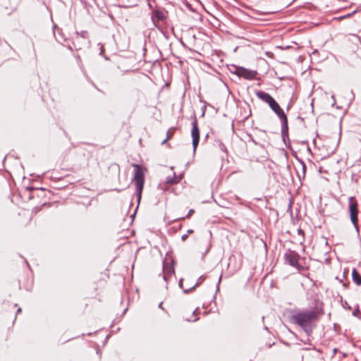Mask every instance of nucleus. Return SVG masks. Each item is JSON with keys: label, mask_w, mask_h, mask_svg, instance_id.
I'll return each instance as SVG.
<instances>
[{"label": "nucleus", "mask_w": 361, "mask_h": 361, "mask_svg": "<svg viewBox=\"0 0 361 361\" xmlns=\"http://www.w3.org/2000/svg\"><path fill=\"white\" fill-rule=\"evenodd\" d=\"M318 318V313L315 310H298L290 316L289 319L292 324L300 326L309 336L312 334Z\"/></svg>", "instance_id": "nucleus-1"}, {"label": "nucleus", "mask_w": 361, "mask_h": 361, "mask_svg": "<svg viewBox=\"0 0 361 361\" xmlns=\"http://www.w3.org/2000/svg\"><path fill=\"white\" fill-rule=\"evenodd\" d=\"M270 109L276 114L279 117L281 125V135L283 142L286 143V139H288V118L284 111L281 109L279 103L274 99L269 105Z\"/></svg>", "instance_id": "nucleus-2"}, {"label": "nucleus", "mask_w": 361, "mask_h": 361, "mask_svg": "<svg viewBox=\"0 0 361 361\" xmlns=\"http://www.w3.org/2000/svg\"><path fill=\"white\" fill-rule=\"evenodd\" d=\"M90 44L89 39V35L87 31H82L78 32H75V36L73 37L72 44H68L66 47L68 49L73 51V49L80 50L82 47H88Z\"/></svg>", "instance_id": "nucleus-3"}, {"label": "nucleus", "mask_w": 361, "mask_h": 361, "mask_svg": "<svg viewBox=\"0 0 361 361\" xmlns=\"http://www.w3.org/2000/svg\"><path fill=\"white\" fill-rule=\"evenodd\" d=\"M134 180L135 184V190L138 203L141 200L142 192L144 187L145 175L141 165L134 164Z\"/></svg>", "instance_id": "nucleus-4"}, {"label": "nucleus", "mask_w": 361, "mask_h": 361, "mask_svg": "<svg viewBox=\"0 0 361 361\" xmlns=\"http://www.w3.org/2000/svg\"><path fill=\"white\" fill-rule=\"evenodd\" d=\"M299 257L300 256L297 252L291 250H289L284 255L286 263L298 270H300L303 267L298 262Z\"/></svg>", "instance_id": "nucleus-5"}, {"label": "nucleus", "mask_w": 361, "mask_h": 361, "mask_svg": "<svg viewBox=\"0 0 361 361\" xmlns=\"http://www.w3.org/2000/svg\"><path fill=\"white\" fill-rule=\"evenodd\" d=\"M167 11L164 8L157 7L151 12V19L154 27H158V23L166 19Z\"/></svg>", "instance_id": "nucleus-6"}, {"label": "nucleus", "mask_w": 361, "mask_h": 361, "mask_svg": "<svg viewBox=\"0 0 361 361\" xmlns=\"http://www.w3.org/2000/svg\"><path fill=\"white\" fill-rule=\"evenodd\" d=\"M348 206L350 212V218L352 224L358 221V204L354 197L348 198Z\"/></svg>", "instance_id": "nucleus-7"}, {"label": "nucleus", "mask_w": 361, "mask_h": 361, "mask_svg": "<svg viewBox=\"0 0 361 361\" xmlns=\"http://www.w3.org/2000/svg\"><path fill=\"white\" fill-rule=\"evenodd\" d=\"M191 135H192V143L193 152H195L196 149L199 144V141H200V130H199L197 121L196 117L194 118V119L192 122Z\"/></svg>", "instance_id": "nucleus-8"}, {"label": "nucleus", "mask_w": 361, "mask_h": 361, "mask_svg": "<svg viewBox=\"0 0 361 361\" xmlns=\"http://www.w3.org/2000/svg\"><path fill=\"white\" fill-rule=\"evenodd\" d=\"M235 73L240 77H243L245 79L252 80L255 78L257 72L255 71L247 70L245 68H237L235 66Z\"/></svg>", "instance_id": "nucleus-9"}, {"label": "nucleus", "mask_w": 361, "mask_h": 361, "mask_svg": "<svg viewBox=\"0 0 361 361\" xmlns=\"http://www.w3.org/2000/svg\"><path fill=\"white\" fill-rule=\"evenodd\" d=\"M255 94L259 99L266 102L269 105L274 100V97L271 94L262 90L257 91Z\"/></svg>", "instance_id": "nucleus-10"}, {"label": "nucleus", "mask_w": 361, "mask_h": 361, "mask_svg": "<svg viewBox=\"0 0 361 361\" xmlns=\"http://www.w3.org/2000/svg\"><path fill=\"white\" fill-rule=\"evenodd\" d=\"M163 272H164V279L165 281H167V276L166 275H172L174 274V268L173 262L171 263L167 264L166 265L164 264L163 266Z\"/></svg>", "instance_id": "nucleus-11"}, {"label": "nucleus", "mask_w": 361, "mask_h": 361, "mask_svg": "<svg viewBox=\"0 0 361 361\" xmlns=\"http://www.w3.org/2000/svg\"><path fill=\"white\" fill-rule=\"evenodd\" d=\"M352 279L356 285H361V275L356 269H353L352 271Z\"/></svg>", "instance_id": "nucleus-12"}, {"label": "nucleus", "mask_w": 361, "mask_h": 361, "mask_svg": "<svg viewBox=\"0 0 361 361\" xmlns=\"http://www.w3.org/2000/svg\"><path fill=\"white\" fill-rule=\"evenodd\" d=\"M54 36L56 40L59 42H66V38L65 37L62 30L60 28H57L56 31H54Z\"/></svg>", "instance_id": "nucleus-13"}, {"label": "nucleus", "mask_w": 361, "mask_h": 361, "mask_svg": "<svg viewBox=\"0 0 361 361\" xmlns=\"http://www.w3.org/2000/svg\"><path fill=\"white\" fill-rule=\"evenodd\" d=\"M214 145L216 147H218L221 151H222L224 153H227V148L225 146V145L220 140H215Z\"/></svg>", "instance_id": "nucleus-14"}, {"label": "nucleus", "mask_w": 361, "mask_h": 361, "mask_svg": "<svg viewBox=\"0 0 361 361\" xmlns=\"http://www.w3.org/2000/svg\"><path fill=\"white\" fill-rule=\"evenodd\" d=\"M180 178H178L175 173H173V177H167L166 178V181L165 183H168V184H171V185H173V184H175V183H178L179 181H180Z\"/></svg>", "instance_id": "nucleus-15"}, {"label": "nucleus", "mask_w": 361, "mask_h": 361, "mask_svg": "<svg viewBox=\"0 0 361 361\" xmlns=\"http://www.w3.org/2000/svg\"><path fill=\"white\" fill-rule=\"evenodd\" d=\"M204 280V277L203 276H201L198 279L197 283L193 286H192L191 288H190L188 289H183L184 293H188L189 292L192 290L194 288H195L197 286H198L202 283V281Z\"/></svg>", "instance_id": "nucleus-16"}, {"label": "nucleus", "mask_w": 361, "mask_h": 361, "mask_svg": "<svg viewBox=\"0 0 361 361\" xmlns=\"http://www.w3.org/2000/svg\"><path fill=\"white\" fill-rule=\"evenodd\" d=\"M194 231L192 229L188 230L187 233L182 235V237H181L182 240L185 241L188 238V235L192 233Z\"/></svg>", "instance_id": "nucleus-17"}, {"label": "nucleus", "mask_w": 361, "mask_h": 361, "mask_svg": "<svg viewBox=\"0 0 361 361\" xmlns=\"http://www.w3.org/2000/svg\"><path fill=\"white\" fill-rule=\"evenodd\" d=\"M298 234L301 236V241L300 243H302V241L305 240V232L301 228L298 229Z\"/></svg>", "instance_id": "nucleus-18"}, {"label": "nucleus", "mask_w": 361, "mask_h": 361, "mask_svg": "<svg viewBox=\"0 0 361 361\" xmlns=\"http://www.w3.org/2000/svg\"><path fill=\"white\" fill-rule=\"evenodd\" d=\"M193 213H194V210L192 209H191L189 210L188 214L185 216L180 217L178 219L183 220V219H185V218H189L191 216V214Z\"/></svg>", "instance_id": "nucleus-19"}, {"label": "nucleus", "mask_w": 361, "mask_h": 361, "mask_svg": "<svg viewBox=\"0 0 361 361\" xmlns=\"http://www.w3.org/2000/svg\"><path fill=\"white\" fill-rule=\"evenodd\" d=\"M171 135H169V133L168 132L167 133V137H166V138L165 140H164L162 141L161 145L165 144L168 140L171 139Z\"/></svg>", "instance_id": "nucleus-20"}, {"label": "nucleus", "mask_w": 361, "mask_h": 361, "mask_svg": "<svg viewBox=\"0 0 361 361\" xmlns=\"http://www.w3.org/2000/svg\"><path fill=\"white\" fill-rule=\"evenodd\" d=\"M98 46H99V49H100V55H102L103 52L104 51V46L101 43H99Z\"/></svg>", "instance_id": "nucleus-21"}, {"label": "nucleus", "mask_w": 361, "mask_h": 361, "mask_svg": "<svg viewBox=\"0 0 361 361\" xmlns=\"http://www.w3.org/2000/svg\"><path fill=\"white\" fill-rule=\"evenodd\" d=\"M357 223H358V221H356L355 224H353V226H354V227H355V228L356 232H357V233H359V232H360V229H359V226H358V225H357Z\"/></svg>", "instance_id": "nucleus-22"}, {"label": "nucleus", "mask_w": 361, "mask_h": 361, "mask_svg": "<svg viewBox=\"0 0 361 361\" xmlns=\"http://www.w3.org/2000/svg\"><path fill=\"white\" fill-rule=\"evenodd\" d=\"M147 6H148L149 9H150V10H151V11H152V10H153V9H156V8H154V7L152 6V2H148V3H147Z\"/></svg>", "instance_id": "nucleus-23"}, {"label": "nucleus", "mask_w": 361, "mask_h": 361, "mask_svg": "<svg viewBox=\"0 0 361 361\" xmlns=\"http://www.w3.org/2000/svg\"><path fill=\"white\" fill-rule=\"evenodd\" d=\"M178 286H179L180 288H183V279H180L179 283H178Z\"/></svg>", "instance_id": "nucleus-24"}, {"label": "nucleus", "mask_w": 361, "mask_h": 361, "mask_svg": "<svg viewBox=\"0 0 361 361\" xmlns=\"http://www.w3.org/2000/svg\"><path fill=\"white\" fill-rule=\"evenodd\" d=\"M137 5V3L135 2L133 4H130L129 5L126 6L127 7H133Z\"/></svg>", "instance_id": "nucleus-25"}, {"label": "nucleus", "mask_w": 361, "mask_h": 361, "mask_svg": "<svg viewBox=\"0 0 361 361\" xmlns=\"http://www.w3.org/2000/svg\"><path fill=\"white\" fill-rule=\"evenodd\" d=\"M162 305H163V302H161L159 304V308H161V309H162V308H163V307H162Z\"/></svg>", "instance_id": "nucleus-26"}, {"label": "nucleus", "mask_w": 361, "mask_h": 361, "mask_svg": "<svg viewBox=\"0 0 361 361\" xmlns=\"http://www.w3.org/2000/svg\"><path fill=\"white\" fill-rule=\"evenodd\" d=\"M357 313H359V310H357V311H355L353 312V315L356 316Z\"/></svg>", "instance_id": "nucleus-27"}, {"label": "nucleus", "mask_w": 361, "mask_h": 361, "mask_svg": "<svg viewBox=\"0 0 361 361\" xmlns=\"http://www.w3.org/2000/svg\"><path fill=\"white\" fill-rule=\"evenodd\" d=\"M302 169H303V171H305V165L304 162H302Z\"/></svg>", "instance_id": "nucleus-28"}, {"label": "nucleus", "mask_w": 361, "mask_h": 361, "mask_svg": "<svg viewBox=\"0 0 361 361\" xmlns=\"http://www.w3.org/2000/svg\"><path fill=\"white\" fill-rule=\"evenodd\" d=\"M21 312V308H18L16 311V314H18Z\"/></svg>", "instance_id": "nucleus-29"}, {"label": "nucleus", "mask_w": 361, "mask_h": 361, "mask_svg": "<svg viewBox=\"0 0 361 361\" xmlns=\"http://www.w3.org/2000/svg\"><path fill=\"white\" fill-rule=\"evenodd\" d=\"M350 16V14L348 15V16ZM346 17H347V16H341V17H340V18H341V19H343V18H346Z\"/></svg>", "instance_id": "nucleus-30"}, {"label": "nucleus", "mask_w": 361, "mask_h": 361, "mask_svg": "<svg viewBox=\"0 0 361 361\" xmlns=\"http://www.w3.org/2000/svg\"><path fill=\"white\" fill-rule=\"evenodd\" d=\"M148 2L155 1V0H146Z\"/></svg>", "instance_id": "nucleus-31"}, {"label": "nucleus", "mask_w": 361, "mask_h": 361, "mask_svg": "<svg viewBox=\"0 0 361 361\" xmlns=\"http://www.w3.org/2000/svg\"><path fill=\"white\" fill-rule=\"evenodd\" d=\"M221 276H220V277L219 279V281H218L219 283L221 282Z\"/></svg>", "instance_id": "nucleus-32"}]
</instances>
